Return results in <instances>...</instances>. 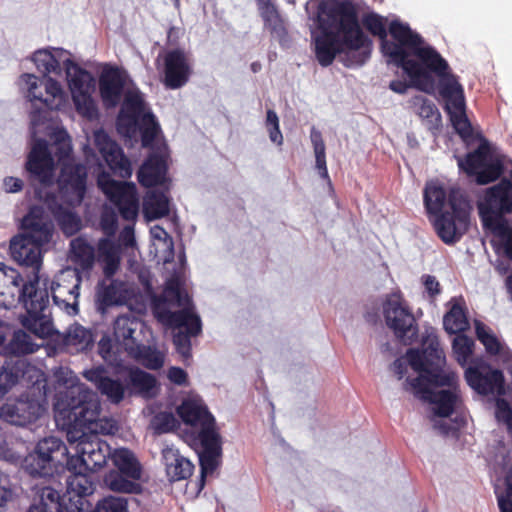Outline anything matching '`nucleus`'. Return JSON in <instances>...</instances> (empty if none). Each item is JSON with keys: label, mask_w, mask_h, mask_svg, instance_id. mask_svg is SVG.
<instances>
[{"label": "nucleus", "mask_w": 512, "mask_h": 512, "mask_svg": "<svg viewBox=\"0 0 512 512\" xmlns=\"http://www.w3.org/2000/svg\"><path fill=\"white\" fill-rule=\"evenodd\" d=\"M319 34L313 37L315 57L327 67L338 54H344L346 67L362 66L371 56L373 42L359 23L352 0H321L314 17Z\"/></svg>", "instance_id": "f257e3e1"}, {"label": "nucleus", "mask_w": 512, "mask_h": 512, "mask_svg": "<svg viewBox=\"0 0 512 512\" xmlns=\"http://www.w3.org/2000/svg\"><path fill=\"white\" fill-rule=\"evenodd\" d=\"M57 384L64 386L55 395L54 417L61 428L88 427L92 431L110 432L113 422L100 417L101 403L95 392L79 382L75 373L66 367L56 370Z\"/></svg>", "instance_id": "f03ea898"}, {"label": "nucleus", "mask_w": 512, "mask_h": 512, "mask_svg": "<svg viewBox=\"0 0 512 512\" xmlns=\"http://www.w3.org/2000/svg\"><path fill=\"white\" fill-rule=\"evenodd\" d=\"M22 303L26 314L21 317L22 326L39 338L53 334V323L49 310V292L46 287L40 288L39 277L24 282L21 274L15 269L13 279L1 282L0 307L10 309Z\"/></svg>", "instance_id": "7ed1b4c3"}, {"label": "nucleus", "mask_w": 512, "mask_h": 512, "mask_svg": "<svg viewBox=\"0 0 512 512\" xmlns=\"http://www.w3.org/2000/svg\"><path fill=\"white\" fill-rule=\"evenodd\" d=\"M177 414L185 424L200 427L196 437L201 448L198 452L200 477L196 481L197 493H200L206 485L207 476L212 475L221 464L222 437L214 416L203 403L193 399L184 400L178 406Z\"/></svg>", "instance_id": "20e7f679"}, {"label": "nucleus", "mask_w": 512, "mask_h": 512, "mask_svg": "<svg viewBox=\"0 0 512 512\" xmlns=\"http://www.w3.org/2000/svg\"><path fill=\"white\" fill-rule=\"evenodd\" d=\"M403 59L395 60L393 57H387L388 62L401 68L408 81L392 80L389 88L398 94H405L409 88H415L427 94H433L436 88L434 71L429 68L428 58L434 56L440 57L441 54L431 45L423 41V44L410 46L402 49Z\"/></svg>", "instance_id": "39448f33"}, {"label": "nucleus", "mask_w": 512, "mask_h": 512, "mask_svg": "<svg viewBox=\"0 0 512 512\" xmlns=\"http://www.w3.org/2000/svg\"><path fill=\"white\" fill-rule=\"evenodd\" d=\"M429 68L434 71V79H438V91L445 101L444 109L456 132L462 137L469 136L471 124L467 118L465 108L464 89L445 58L429 57Z\"/></svg>", "instance_id": "423d86ee"}, {"label": "nucleus", "mask_w": 512, "mask_h": 512, "mask_svg": "<svg viewBox=\"0 0 512 512\" xmlns=\"http://www.w3.org/2000/svg\"><path fill=\"white\" fill-rule=\"evenodd\" d=\"M21 227L23 233L11 239V256L20 265L38 271L42 261L41 248L50 241L52 228L41 216L33 212L24 216Z\"/></svg>", "instance_id": "0eeeda50"}, {"label": "nucleus", "mask_w": 512, "mask_h": 512, "mask_svg": "<svg viewBox=\"0 0 512 512\" xmlns=\"http://www.w3.org/2000/svg\"><path fill=\"white\" fill-rule=\"evenodd\" d=\"M362 25L371 35L379 38L383 55L395 60L403 59L402 49L423 44L424 41L407 23L397 19L389 23L388 31L393 41L388 40L387 18L373 11L362 16Z\"/></svg>", "instance_id": "6e6552de"}, {"label": "nucleus", "mask_w": 512, "mask_h": 512, "mask_svg": "<svg viewBox=\"0 0 512 512\" xmlns=\"http://www.w3.org/2000/svg\"><path fill=\"white\" fill-rule=\"evenodd\" d=\"M46 392L47 382L41 373L27 392L0 407V417L17 426L36 422L46 410Z\"/></svg>", "instance_id": "1a4fd4ad"}, {"label": "nucleus", "mask_w": 512, "mask_h": 512, "mask_svg": "<svg viewBox=\"0 0 512 512\" xmlns=\"http://www.w3.org/2000/svg\"><path fill=\"white\" fill-rule=\"evenodd\" d=\"M21 80L27 85V98L32 104L30 120L33 126L45 122L47 110H59L65 103V93L55 79L47 77L41 80L34 74L25 73Z\"/></svg>", "instance_id": "9d476101"}, {"label": "nucleus", "mask_w": 512, "mask_h": 512, "mask_svg": "<svg viewBox=\"0 0 512 512\" xmlns=\"http://www.w3.org/2000/svg\"><path fill=\"white\" fill-rule=\"evenodd\" d=\"M67 447L56 437L40 440L25 457L20 460L22 469L33 478H48L64 469Z\"/></svg>", "instance_id": "9b49d317"}, {"label": "nucleus", "mask_w": 512, "mask_h": 512, "mask_svg": "<svg viewBox=\"0 0 512 512\" xmlns=\"http://www.w3.org/2000/svg\"><path fill=\"white\" fill-rule=\"evenodd\" d=\"M155 317L170 328H185L184 331L179 330L173 335V344L183 359H189L192 355L191 337H196L202 332L200 317L188 308L171 311L168 308L161 309L158 305L155 308Z\"/></svg>", "instance_id": "f8f14e48"}, {"label": "nucleus", "mask_w": 512, "mask_h": 512, "mask_svg": "<svg viewBox=\"0 0 512 512\" xmlns=\"http://www.w3.org/2000/svg\"><path fill=\"white\" fill-rule=\"evenodd\" d=\"M451 212L434 215L433 222L437 235L445 244H455L467 232L470 220V205L466 198L456 191L448 195Z\"/></svg>", "instance_id": "ddd939ff"}, {"label": "nucleus", "mask_w": 512, "mask_h": 512, "mask_svg": "<svg viewBox=\"0 0 512 512\" xmlns=\"http://www.w3.org/2000/svg\"><path fill=\"white\" fill-rule=\"evenodd\" d=\"M110 420V418H108ZM113 422V429L110 432L92 431L88 427L79 428H63L67 431L68 439H77L78 442L75 446V452L81 453L85 456L86 469L89 472L98 471L106 462L110 454V447L99 438V434H113L117 430L116 422Z\"/></svg>", "instance_id": "4468645a"}, {"label": "nucleus", "mask_w": 512, "mask_h": 512, "mask_svg": "<svg viewBox=\"0 0 512 512\" xmlns=\"http://www.w3.org/2000/svg\"><path fill=\"white\" fill-rule=\"evenodd\" d=\"M63 67L76 111L87 119L96 118L98 109L91 95L95 87L93 77L68 57L63 61Z\"/></svg>", "instance_id": "2eb2a0df"}, {"label": "nucleus", "mask_w": 512, "mask_h": 512, "mask_svg": "<svg viewBox=\"0 0 512 512\" xmlns=\"http://www.w3.org/2000/svg\"><path fill=\"white\" fill-rule=\"evenodd\" d=\"M383 315L386 325L404 345H411L416 340L418 325L401 292L387 296L383 303Z\"/></svg>", "instance_id": "dca6fc26"}, {"label": "nucleus", "mask_w": 512, "mask_h": 512, "mask_svg": "<svg viewBox=\"0 0 512 512\" xmlns=\"http://www.w3.org/2000/svg\"><path fill=\"white\" fill-rule=\"evenodd\" d=\"M97 184L107 199L117 208L122 219L135 221L139 213V195L133 182H121L103 171L97 177Z\"/></svg>", "instance_id": "f3484780"}, {"label": "nucleus", "mask_w": 512, "mask_h": 512, "mask_svg": "<svg viewBox=\"0 0 512 512\" xmlns=\"http://www.w3.org/2000/svg\"><path fill=\"white\" fill-rule=\"evenodd\" d=\"M479 216L483 227L506 222L505 215L512 214V182L501 179L486 189L484 198L478 203Z\"/></svg>", "instance_id": "a211bd4d"}, {"label": "nucleus", "mask_w": 512, "mask_h": 512, "mask_svg": "<svg viewBox=\"0 0 512 512\" xmlns=\"http://www.w3.org/2000/svg\"><path fill=\"white\" fill-rule=\"evenodd\" d=\"M465 379L468 385L481 395L498 394L505 392V378L501 370L493 368L487 362L476 359L465 370Z\"/></svg>", "instance_id": "6ab92c4d"}, {"label": "nucleus", "mask_w": 512, "mask_h": 512, "mask_svg": "<svg viewBox=\"0 0 512 512\" xmlns=\"http://www.w3.org/2000/svg\"><path fill=\"white\" fill-rule=\"evenodd\" d=\"M82 278L78 269L61 271L51 284L53 302L68 314L78 313V298Z\"/></svg>", "instance_id": "aec40b11"}, {"label": "nucleus", "mask_w": 512, "mask_h": 512, "mask_svg": "<svg viewBox=\"0 0 512 512\" xmlns=\"http://www.w3.org/2000/svg\"><path fill=\"white\" fill-rule=\"evenodd\" d=\"M193 73L188 54L181 48L166 51L162 56V83L167 89L184 87Z\"/></svg>", "instance_id": "412c9836"}, {"label": "nucleus", "mask_w": 512, "mask_h": 512, "mask_svg": "<svg viewBox=\"0 0 512 512\" xmlns=\"http://www.w3.org/2000/svg\"><path fill=\"white\" fill-rule=\"evenodd\" d=\"M25 168L31 178L38 180L42 184L51 183L54 159L49 150L48 143L44 139H38L33 144L28 154Z\"/></svg>", "instance_id": "4be33fe9"}, {"label": "nucleus", "mask_w": 512, "mask_h": 512, "mask_svg": "<svg viewBox=\"0 0 512 512\" xmlns=\"http://www.w3.org/2000/svg\"><path fill=\"white\" fill-rule=\"evenodd\" d=\"M95 142L110 170L121 178H130L132 175L131 162L120 145L105 133H97Z\"/></svg>", "instance_id": "5701e85b"}, {"label": "nucleus", "mask_w": 512, "mask_h": 512, "mask_svg": "<svg viewBox=\"0 0 512 512\" xmlns=\"http://www.w3.org/2000/svg\"><path fill=\"white\" fill-rule=\"evenodd\" d=\"M42 372L24 358L6 360L0 369V399L8 394L21 378H36Z\"/></svg>", "instance_id": "b1692460"}, {"label": "nucleus", "mask_w": 512, "mask_h": 512, "mask_svg": "<svg viewBox=\"0 0 512 512\" xmlns=\"http://www.w3.org/2000/svg\"><path fill=\"white\" fill-rule=\"evenodd\" d=\"M168 171L167 156L159 149L151 152L137 171V180L145 188L162 185Z\"/></svg>", "instance_id": "393cba45"}, {"label": "nucleus", "mask_w": 512, "mask_h": 512, "mask_svg": "<svg viewBox=\"0 0 512 512\" xmlns=\"http://www.w3.org/2000/svg\"><path fill=\"white\" fill-rule=\"evenodd\" d=\"M87 171L81 164L64 165L59 176L60 190L71 194L70 202L80 204L86 193Z\"/></svg>", "instance_id": "a878e982"}, {"label": "nucleus", "mask_w": 512, "mask_h": 512, "mask_svg": "<svg viewBox=\"0 0 512 512\" xmlns=\"http://www.w3.org/2000/svg\"><path fill=\"white\" fill-rule=\"evenodd\" d=\"M126 79L118 67L103 69L99 77V92L107 108L116 107L122 98Z\"/></svg>", "instance_id": "bb28decb"}, {"label": "nucleus", "mask_w": 512, "mask_h": 512, "mask_svg": "<svg viewBox=\"0 0 512 512\" xmlns=\"http://www.w3.org/2000/svg\"><path fill=\"white\" fill-rule=\"evenodd\" d=\"M83 376L95 385L97 390L114 404H119L125 397V386L119 379L106 375V370L98 366L83 373Z\"/></svg>", "instance_id": "cd10ccee"}, {"label": "nucleus", "mask_w": 512, "mask_h": 512, "mask_svg": "<svg viewBox=\"0 0 512 512\" xmlns=\"http://www.w3.org/2000/svg\"><path fill=\"white\" fill-rule=\"evenodd\" d=\"M256 3L264 27L269 30L273 37L280 41L285 39L288 35V31L285 26V21L274 3V0H256Z\"/></svg>", "instance_id": "c85d7f7f"}, {"label": "nucleus", "mask_w": 512, "mask_h": 512, "mask_svg": "<svg viewBox=\"0 0 512 512\" xmlns=\"http://www.w3.org/2000/svg\"><path fill=\"white\" fill-rule=\"evenodd\" d=\"M449 304L451 307L443 317L445 331L450 335L465 332L470 327L465 300L462 296L454 297Z\"/></svg>", "instance_id": "c756f323"}, {"label": "nucleus", "mask_w": 512, "mask_h": 512, "mask_svg": "<svg viewBox=\"0 0 512 512\" xmlns=\"http://www.w3.org/2000/svg\"><path fill=\"white\" fill-rule=\"evenodd\" d=\"M65 51L63 49L54 48L52 50L42 49L37 50L32 57L37 70L44 76L55 74L60 76L62 73L63 61L65 58Z\"/></svg>", "instance_id": "7c9ffc66"}, {"label": "nucleus", "mask_w": 512, "mask_h": 512, "mask_svg": "<svg viewBox=\"0 0 512 512\" xmlns=\"http://www.w3.org/2000/svg\"><path fill=\"white\" fill-rule=\"evenodd\" d=\"M412 103L424 125L436 135L442 128V117L435 103L423 96H415Z\"/></svg>", "instance_id": "2f4dec72"}, {"label": "nucleus", "mask_w": 512, "mask_h": 512, "mask_svg": "<svg viewBox=\"0 0 512 512\" xmlns=\"http://www.w3.org/2000/svg\"><path fill=\"white\" fill-rule=\"evenodd\" d=\"M166 460V472L171 481L188 479L194 471V464L179 451L168 449L163 454Z\"/></svg>", "instance_id": "473e14b6"}, {"label": "nucleus", "mask_w": 512, "mask_h": 512, "mask_svg": "<svg viewBox=\"0 0 512 512\" xmlns=\"http://www.w3.org/2000/svg\"><path fill=\"white\" fill-rule=\"evenodd\" d=\"M66 491L70 501H72L73 497L78 498L75 501V507L78 512L82 511V498L92 494L94 491V483L91 476L87 472H78L69 475L66 480Z\"/></svg>", "instance_id": "72a5a7b5"}, {"label": "nucleus", "mask_w": 512, "mask_h": 512, "mask_svg": "<svg viewBox=\"0 0 512 512\" xmlns=\"http://www.w3.org/2000/svg\"><path fill=\"white\" fill-rule=\"evenodd\" d=\"M63 504L59 491L50 487H36L34 502L27 512H63Z\"/></svg>", "instance_id": "f704fd0d"}, {"label": "nucleus", "mask_w": 512, "mask_h": 512, "mask_svg": "<svg viewBox=\"0 0 512 512\" xmlns=\"http://www.w3.org/2000/svg\"><path fill=\"white\" fill-rule=\"evenodd\" d=\"M70 259L79 271H90L95 263V249L83 237H76L70 242Z\"/></svg>", "instance_id": "c9c22d12"}, {"label": "nucleus", "mask_w": 512, "mask_h": 512, "mask_svg": "<svg viewBox=\"0 0 512 512\" xmlns=\"http://www.w3.org/2000/svg\"><path fill=\"white\" fill-rule=\"evenodd\" d=\"M161 304H170L173 306L188 308L192 310V299L188 293L181 288L180 282L177 279H170L167 281L163 294L156 300L153 311L158 305L161 309L164 307Z\"/></svg>", "instance_id": "e433bc0d"}, {"label": "nucleus", "mask_w": 512, "mask_h": 512, "mask_svg": "<svg viewBox=\"0 0 512 512\" xmlns=\"http://www.w3.org/2000/svg\"><path fill=\"white\" fill-rule=\"evenodd\" d=\"M139 364L149 370H159L165 362V355L155 347L137 343L130 345L127 352Z\"/></svg>", "instance_id": "4c0bfd02"}, {"label": "nucleus", "mask_w": 512, "mask_h": 512, "mask_svg": "<svg viewBox=\"0 0 512 512\" xmlns=\"http://www.w3.org/2000/svg\"><path fill=\"white\" fill-rule=\"evenodd\" d=\"M427 402L435 404L434 413L440 417H449L460 402V392L456 386L450 390L433 391Z\"/></svg>", "instance_id": "58836bf2"}, {"label": "nucleus", "mask_w": 512, "mask_h": 512, "mask_svg": "<svg viewBox=\"0 0 512 512\" xmlns=\"http://www.w3.org/2000/svg\"><path fill=\"white\" fill-rule=\"evenodd\" d=\"M129 380L133 389L144 398H153L159 392L156 377L140 368L130 370Z\"/></svg>", "instance_id": "ea45409f"}, {"label": "nucleus", "mask_w": 512, "mask_h": 512, "mask_svg": "<svg viewBox=\"0 0 512 512\" xmlns=\"http://www.w3.org/2000/svg\"><path fill=\"white\" fill-rule=\"evenodd\" d=\"M145 103L139 91H128L125 94L119 121L127 120L129 125H136L143 116Z\"/></svg>", "instance_id": "a19ab883"}, {"label": "nucleus", "mask_w": 512, "mask_h": 512, "mask_svg": "<svg viewBox=\"0 0 512 512\" xmlns=\"http://www.w3.org/2000/svg\"><path fill=\"white\" fill-rule=\"evenodd\" d=\"M64 343L72 353L83 352L93 346L94 338L89 329L75 323L68 328Z\"/></svg>", "instance_id": "79ce46f5"}, {"label": "nucleus", "mask_w": 512, "mask_h": 512, "mask_svg": "<svg viewBox=\"0 0 512 512\" xmlns=\"http://www.w3.org/2000/svg\"><path fill=\"white\" fill-rule=\"evenodd\" d=\"M139 325L140 322L130 315H120L114 321V336L118 342L124 345L127 352L130 345L132 346L137 344L134 333L138 329Z\"/></svg>", "instance_id": "37998d69"}, {"label": "nucleus", "mask_w": 512, "mask_h": 512, "mask_svg": "<svg viewBox=\"0 0 512 512\" xmlns=\"http://www.w3.org/2000/svg\"><path fill=\"white\" fill-rule=\"evenodd\" d=\"M489 157V144L487 142H481L474 151L469 152L464 159H460L458 165L467 175L475 176L477 172L485 166Z\"/></svg>", "instance_id": "c03bdc74"}, {"label": "nucleus", "mask_w": 512, "mask_h": 512, "mask_svg": "<svg viewBox=\"0 0 512 512\" xmlns=\"http://www.w3.org/2000/svg\"><path fill=\"white\" fill-rule=\"evenodd\" d=\"M143 211L148 220H156L169 214V199L165 193L151 191L144 199Z\"/></svg>", "instance_id": "a18cd8bd"}, {"label": "nucleus", "mask_w": 512, "mask_h": 512, "mask_svg": "<svg viewBox=\"0 0 512 512\" xmlns=\"http://www.w3.org/2000/svg\"><path fill=\"white\" fill-rule=\"evenodd\" d=\"M113 461L118 472L132 480L141 478V465L135 455L128 449H118L113 455Z\"/></svg>", "instance_id": "49530a36"}, {"label": "nucleus", "mask_w": 512, "mask_h": 512, "mask_svg": "<svg viewBox=\"0 0 512 512\" xmlns=\"http://www.w3.org/2000/svg\"><path fill=\"white\" fill-rule=\"evenodd\" d=\"M447 199L445 189L436 183L428 182L424 188L423 200L427 213L438 215L443 212V207Z\"/></svg>", "instance_id": "de8ad7c7"}, {"label": "nucleus", "mask_w": 512, "mask_h": 512, "mask_svg": "<svg viewBox=\"0 0 512 512\" xmlns=\"http://www.w3.org/2000/svg\"><path fill=\"white\" fill-rule=\"evenodd\" d=\"M106 485L110 490L120 493L137 494L140 493L142 487L137 480H130L124 474L117 471H111L105 476Z\"/></svg>", "instance_id": "09e8293b"}, {"label": "nucleus", "mask_w": 512, "mask_h": 512, "mask_svg": "<svg viewBox=\"0 0 512 512\" xmlns=\"http://www.w3.org/2000/svg\"><path fill=\"white\" fill-rule=\"evenodd\" d=\"M124 283L118 280H111L108 285H103L98 291L99 302L106 307L122 304L124 296Z\"/></svg>", "instance_id": "8fccbe9b"}, {"label": "nucleus", "mask_w": 512, "mask_h": 512, "mask_svg": "<svg viewBox=\"0 0 512 512\" xmlns=\"http://www.w3.org/2000/svg\"><path fill=\"white\" fill-rule=\"evenodd\" d=\"M475 334L488 355L497 356L501 353L503 349L502 343L491 329L481 321L475 322Z\"/></svg>", "instance_id": "3c124183"}, {"label": "nucleus", "mask_w": 512, "mask_h": 512, "mask_svg": "<svg viewBox=\"0 0 512 512\" xmlns=\"http://www.w3.org/2000/svg\"><path fill=\"white\" fill-rule=\"evenodd\" d=\"M310 139L315 154V167L323 179H329V173L326 164V147L322 138V133L315 127H312Z\"/></svg>", "instance_id": "603ef678"}, {"label": "nucleus", "mask_w": 512, "mask_h": 512, "mask_svg": "<svg viewBox=\"0 0 512 512\" xmlns=\"http://www.w3.org/2000/svg\"><path fill=\"white\" fill-rule=\"evenodd\" d=\"M5 351L8 355L20 356L31 354L35 351L34 344L31 337L24 331H17L14 333L12 339L5 346Z\"/></svg>", "instance_id": "864d4df0"}, {"label": "nucleus", "mask_w": 512, "mask_h": 512, "mask_svg": "<svg viewBox=\"0 0 512 512\" xmlns=\"http://www.w3.org/2000/svg\"><path fill=\"white\" fill-rule=\"evenodd\" d=\"M54 217L66 236H72L81 229V219L71 210L59 206L54 212Z\"/></svg>", "instance_id": "5fc2aeb1"}, {"label": "nucleus", "mask_w": 512, "mask_h": 512, "mask_svg": "<svg viewBox=\"0 0 512 512\" xmlns=\"http://www.w3.org/2000/svg\"><path fill=\"white\" fill-rule=\"evenodd\" d=\"M141 144L144 148H154V142L160 131L158 122L151 112L143 114L140 119Z\"/></svg>", "instance_id": "6e6d98bb"}, {"label": "nucleus", "mask_w": 512, "mask_h": 512, "mask_svg": "<svg viewBox=\"0 0 512 512\" xmlns=\"http://www.w3.org/2000/svg\"><path fill=\"white\" fill-rule=\"evenodd\" d=\"M475 343L472 338L464 334H458L452 342V350L456 361L465 366L473 354Z\"/></svg>", "instance_id": "4d7b16f0"}, {"label": "nucleus", "mask_w": 512, "mask_h": 512, "mask_svg": "<svg viewBox=\"0 0 512 512\" xmlns=\"http://www.w3.org/2000/svg\"><path fill=\"white\" fill-rule=\"evenodd\" d=\"M423 352L429 361L430 366H441L445 362L443 350L439 346V341L436 336H431L428 333L422 341Z\"/></svg>", "instance_id": "13d9d810"}, {"label": "nucleus", "mask_w": 512, "mask_h": 512, "mask_svg": "<svg viewBox=\"0 0 512 512\" xmlns=\"http://www.w3.org/2000/svg\"><path fill=\"white\" fill-rule=\"evenodd\" d=\"M485 228L491 230L493 234L499 237L504 256L512 260V226H509L506 221Z\"/></svg>", "instance_id": "bf43d9fd"}, {"label": "nucleus", "mask_w": 512, "mask_h": 512, "mask_svg": "<svg viewBox=\"0 0 512 512\" xmlns=\"http://www.w3.org/2000/svg\"><path fill=\"white\" fill-rule=\"evenodd\" d=\"M504 167L499 160L486 162L475 175L476 181L480 185L489 184L496 181L503 173Z\"/></svg>", "instance_id": "052dcab7"}, {"label": "nucleus", "mask_w": 512, "mask_h": 512, "mask_svg": "<svg viewBox=\"0 0 512 512\" xmlns=\"http://www.w3.org/2000/svg\"><path fill=\"white\" fill-rule=\"evenodd\" d=\"M424 374H427V381L435 386L453 387L456 386L457 383V374L455 372L446 373L440 368V366H437L434 369L429 367Z\"/></svg>", "instance_id": "680f3d73"}, {"label": "nucleus", "mask_w": 512, "mask_h": 512, "mask_svg": "<svg viewBox=\"0 0 512 512\" xmlns=\"http://www.w3.org/2000/svg\"><path fill=\"white\" fill-rule=\"evenodd\" d=\"M152 425L158 433H167L179 427V421L171 412H160L152 419Z\"/></svg>", "instance_id": "e2e57ef3"}, {"label": "nucleus", "mask_w": 512, "mask_h": 512, "mask_svg": "<svg viewBox=\"0 0 512 512\" xmlns=\"http://www.w3.org/2000/svg\"><path fill=\"white\" fill-rule=\"evenodd\" d=\"M95 512H128L126 498L108 496L98 502Z\"/></svg>", "instance_id": "0e129e2a"}, {"label": "nucleus", "mask_w": 512, "mask_h": 512, "mask_svg": "<svg viewBox=\"0 0 512 512\" xmlns=\"http://www.w3.org/2000/svg\"><path fill=\"white\" fill-rule=\"evenodd\" d=\"M265 126L269 133L270 140L277 145H282L283 135L279 127V118L277 113L272 109L267 110Z\"/></svg>", "instance_id": "69168bd1"}, {"label": "nucleus", "mask_w": 512, "mask_h": 512, "mask_svg": "<svg viewBox=\"0 0 512 512\" xmlns=\"http://www.w3.org/2000/svg\"><path fill=\"white\" fill-rule=\"evenodd\" d=\"M495 417L499 423L506 426L509 433H512V408L507 400L503 398L496 400Z\"/></svg>", "instance_id": "338daca9"}, {"label": "nucleus", "mask_w": 512, "mask_h": 512, "mask_svg": "<svg viewBox=\"0 0 512 512\" xmlns=\"http://www.w3.org/2000/svg\"><path fill=\"white\" fill-rule=\"evenodd\" d=\"M407 382L413 389L416 397L422 399L423 401H428V399H431L433 390L429 387L430 383L427 381V374L417 376L413 379H407Z\"/></svg>", "instance_id": "774afa93"}]
</instances>
